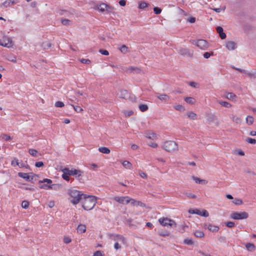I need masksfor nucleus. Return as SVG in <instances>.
<instances>
[{"mask_svg":"<svg viewBox=\"0 0 256 256\" xmlns=\"http://www.w3.org/2000/svg\"><path fill=\"white\" fill-rule=\"evenodd\" d=\"M96 203V198L92 196H84L82 200V207L86 210H91Z\"/></svg>","mask_w":256,"mask_h":256,"instance_id":"nucleus-1","label":"nucleus"},{"mask_svg":"<svg viewBox=\"0 0 256 256\" xmlns=\"http://www.w3.org/2000/svg\"><path fill=\"white\" fill-rule=\"evenodd\" d=\"M70 194L72 197L70 201L74 204H78L80 200L82 201L84 196L85 195L76 190H71Z\"/></svg>","mask_w":256,"mask_h":256,"instance_id":"nucleus-2","label":"nucleus"},{"mask_svg":"<svg viewBox=\"0 0 256 256\" xmlns=\"http://www.w3.org/2000/svg\"><path fill=\"white\" fill-rule=\"evenodd\" d=\"M162 148L167 152H172L178 150V144L174 141L169 140L164 142Z\"/></svg>","mask_w":256,"mask_h":256,"instance_id":"nucleus-3","label":"nucleus"},{"mask_svg":"<svg viewBox=\"0 0 256 256\" xmlns=\"http://www.w3.org/2000/svg\"><path fill=\"white\" fill-rule=\"evenodd\" d=\"M160 224L164 226H170L175 228L176 226V222L168 218H162L158 219Z\"/></svg>","mask_w":256,"mask_h":256,"instance_id":"nucleus-4","label":"nucleus"},{"mask_svg":"<svg viewBox=\"0 0 256 256\" xmlns=\"http://www.w3.org/2000/svg\"><path fill=\"white\" fill-rule=\"evenodd\" d=\"M248 217V214L246 212H233L230 214V218L235 220L246 219Z\"/></svg>","mask_w":256,"mask_h":256,"instance_id":"nucleus-5","label":"nucleus"},{"mask_svg":"<svg viewBox=\"0 0 256 256\" xmlns=\"http://www.w3.org/2000/svg\"><path fill=\"white\" fill-rule=\"evenodd\" d=\"M66 172L69 174L70 176H74L76 178H78L80 180V177L84 174V172L76 169L70 170L68 168H66Z\"/></svg>","mask_w":256,"mask_h":256,"instance_id":"nucleus-6","label":"nucleus"},{"mask_svg":"<svg viewBox=\"0 0 256 256\" xmlns=\"http://www.w3.org/2000/svg\"><path fill=\"white\" fill-rule=\"evenodd\" d=\"M0 45L9 48L13 46V42L10 38L4 36L0 40Z\"/></svg>","mask_w":256,"mask_h":256,"instance_id":"nucleus-7","label":"nucleus"},{"mask_svg":"<svg viewBox=\"0 0 256 256\" xmlns=\"http://www.w3.org/2000/svg\"><path fill=\"white\" fill-rule=\"evenodd\" d=\"M109 238L116 242H120L122 244H124L126 243L125 238L124 237L120 234H108Z\"/></svg>","mask_w":256,"mask_h":256,"instance_id":"nucleus-8","label":"nucleus"},{"mask_svg":"<svg viewBox=\"0 0 256 256\" xmlns=\"http://www.w3.org/2000/svg\"><path fill=\"white\" fill-rule=\"evenodd\" d=\"M98 9L102 12H106L108 13L112 12V10L110 6L104 3L98 5Z\"/></svg>","mask_w":256,"mask_h":256,"instance_id":"nucleus-9","label":"nucleus"},{"mask_svg":"<svg viewBox=\"0 0 256 256\" xmlns=\"http://www.w3.org/2000/svg\"><path fill=\"white\" fill-rule=\"evenodd\" d=\"M188 212L190 214H196L198 215L203 216L204 217H208L209 215V214L206 210H203L201 212L198 209H194V210L191 209L188 210Z\"/></svg>","mask_w":256,"mask_h":256,"instance_id":"nucleus-10","label":"nucleus"},{"mask_svg":"<svg viewBox=\"0 0 256 256\" xmlns=\"http://www.w3.org/2000/svg\"><path fill=\"white\" fill-rule=\"evenodd\" d=\"M114 199L120 204H126L129 203V196H115Z\"/></svg>","mask_w":256,"mask_h":256,"instance_id":"nucleus-11","label":"nucleus"},{"mask_svg":"<svg viewBox=\"0 0 256 256\" xmlns=\"http://www.w3.org/2000/svg\"><path fill=\"white\" fill-rule=\"evenodd\" d=\"M196 46L201 49L205 50L208 46V42L204 40H199L197 41Z\"/></svg>","mask_w":256,"mask_h":256,"instance_id":"nucleus-12","label":"nucleus"},{"mask_svg":"<svg viewBox=\"0 0 256 256\" xmlns=\"http://www.w3.org/2000/svg\"><path fill=\"white\" fill-rule=\"evenodd\" d=\"M226 46L228 50H232L236 48V44L233 41H228L226 42Z\"/></svg>","mask_w":256,"mask_h":256,"instance_id":"nucleus-13","label":"nucleus"},{"mask_svg":"<svg viewBox=\"0 0 256 256\" xmlns=\"http://www.w3.org/2000/svg\"><path fill=\"white\" fill-rule=\"evenodd\" d=\"M156 96L160 100L165 102H168L169 100V96L166 94H160V93H156Z\"/></svg>","mask_w":256,"mask_h":256,"instance_id":"nucleus-14","label":"nucleus"},{"mask_svg":"<svg viewBox=\"0 0 256 256\" xmlns=\"http://www.w3.org/2000/svg\"><path fill=\"white\" fill-rule=\"evenodd\" d=\"M118 94L120 98L124 99H126L129 96L128 92L124 90H120L119 93H118Z\"/></svg>","mask_w":256,"mask_h":256,"instance_id":"nucleus-15","label":"nucleus"},{"mask_svg":"<svg viewBox=\"0 0 256 256\" xmlns=\"http://www.w3.org/2000/svg\"><path fill=\"white\" fill-rule=\"evenodd\" d=\"M217 32L219 34L220 36L222 39H224L226 38V34L224 32L223 28L222 27L218 26L216 28Z\"/></svg>","mask_w":256,"mask_h":256,"instance_id":"nucleus-16","label":"nucleus"},{"mask_svg":"<svg viewBox=\"0 0 256 256\" xmlns=\"http://www.w3.org/2000/svg\"><path fill=\"white\" fill-rule=\"evenodd\" d=\"M18 175L19 177L23 178L26 180L28 182H32V178L30 176H28V173H24L20 172L18 174Z\"/></svg>","mask_w":256,"mask_h":256,"instance_id":"nucleus-17","label":"nucleus"},{"mask_svg":"<svg viewBox=\"0 0 256 256\" xmlns=\"http://www.w3.org/2000/svg\"><path fill=\"white\" fill-rule=\"evenodd\" d=\"M178 52L182 56H190V50L188 48H180L178 50Z\"/></svg>","mask_w":256,"mask_h":256,"instance_id":"nucleus-18","label":"nucleus"},{"mask_svg":"<svg viewBox=\"0 0 256 256\" xmlns=\"http://www.w3.org/2000/svg\"><path fill=\"white\" fill-rule=\"evenodd\" d=\"M192 179L198 184H207V181L204 180H202L200 178H198L195 176H192Z\"/></svg>","mask_w":256,"mask_h":256,"instance_id":"nucleus-19","label":"nucleus"},{"mask_svg":"<svg viewBox=\"0 0 256 256\" xmlns=\"http://www.w3.org/2000/svg\"><path fill=\"white\" fill-rule=\"evenodd\" d=\"M86 231V226L84 224H80L77 228V232L80 234L84 233Z\"/></svg>","mask_w":256,"mask_h":256,"instance_id":"nucleus-20","label":"nucleus"},{"mask_svg":"<svg viewBox=\"0 0 256 256\" xmlns=\"http://www.w3.org/2000/svg\"><path fill=\"white\" fill-rule=\"evenodd\" d=\"M184 100L186 102L189 104H195L196 100L194 98L192 97H186L184 98Z\"/></svg>","mask_w":256,"mask_h":256,"instance_id":"nucleus-21","label":"nucleus"},{"mask_svg":"<svg viewBox=\"0 0 256 256\" xmlns=\"http://www.w3.org/2000/svg\"><path fill=\"white\" fill-rule=\"evenodd\" d=\"M98 150L103 154H108L110 152V150L106 147H100L98 148Z\"/></svg>","mask_w":256,"mask_h":256,"instance_id":"nucleus-22","label":"nucleus"},{"mask_svg":"<svg viewBox=\"0 0 256 256\" xmlns=\"http://www.w3.org/2000/svg\"><path fill=\"white\" fill-rule=\"evenodd\" d=\"M48 184H43L40 185L39 186V187L40 188H43V189H44V190H48V189H54V185L52 184V186H49Z\"/></svg>","mask_w":256,"mask_h":256,"instance_id":"nucleus-23","label":"nucleus"},{"mask_svg":"<svg viewBox=\"0 0 256 256\" xmlns=\"http://www.w3.org/2000/svg\"><path fill=\"white\" fill-rule=\"evenodd\" d=\"M122 164L123 166L126 168L131 169L132 168V164L128 161L124 160L122 162Z\"/></svg>","mask_w":256,"mask_h":256,"instance_id":"nucleus-24","label":"nucleus"},{"mask_svg":"<svg viewBox=\"0 0 256 256\" xmlns=\"http://www.w3.org/2000/svg\"><path fill=\"white\" fill-rule=\"evenodd\" d=\"M66 168H64V169H63L62 170V172H63V174L62 175V178L67 180V181H68L70 180V178H69V174H68V172H66Z\"/></svg>","mask_w":256,"mask_h":256,"instance_id":"nucleus-25","label":"nucleus"},{"mask_svg":"<svg viewBox=\"0 0 256 256\" xmlns=\"http://www.w3.org/2000/svg\"><path fill=\"white\" fill-rule=\"evenodd\" d=\"M208 228L210 231L212 232H216L219 230V228L218 226L211 224H209Z\"/></svg>","mask_w":256,"mask_h":256,"instance_id":"nucleus-26","label":"nucleus"},{"mask_svg":"<svg viewBox=\"0 0 256 256\" xmlns=\"http://www.w3.org/2000/svg\"><path fill=\"white\" fill-rule=\"evenodd\" d=\"M187 116L192 120H196L197 116L196 114L192 112H188L187 113Z\"/></svg>","mask_w":256,"mask_h":256,"instance_id":"nucleus-27","label":"nucleus"},{"mask_svg":"<svg viewBox=\"0 0 256 256\" xmlns=\"http://www.w3.org/2000/svg\"><path fill=\"white\" fill-rule=\"evenodd\" d=\"M134 70H135L136 72L138 73L140 71V70L136 67L130 66L127 68L126 72H132Z\"/></svg>","mask_w":256,"mask_h":256,"instance_id":"nucleus-28","label":"nucleus"},{"mask_svg":"<svg viewBox=\"0 0 256 256\" xmlns=\"http://www.w3.org/2000/svg\"><path fill=\"white\" fill-rule=\"evenodd\" d=\"M246 249L249 251H253L255 249V246L254 244L251 243H248L246 246Z\"/></svg>","mask_w":256,"mask_h":256,"instance_id":"nucleus-29","label":"nucleus"},{"mask_svg":"<svg viewBox=\"0 0 256 256\" xmlns=\"http://www.w3.org/2000/svg\"><path fill=\"white\" fill-rule=\"evenodd\" d=\"M138 107L140 110L142 112L146 111L148 108V105L146 104H140Z\"/></svg>","mask_w":256,"mask_h":256,"instance_id":"nucleus-30","label":"nucleus"},{"mask_svg":"<svg viewBox=\"0 0 256 256\" xmlns=\"http://www.w3.org/2000/svg\"><path fill=\"white\" fill-rule=\"evenodd\" d=\"M254 118L252 116H248L246 118V123L248 124V125H252L253 122H254Z\"/></svg>","mask_w":256,"mask_h":256,"instance_id":"nucleus-31","label":"nucleus"},{"mask_svg":"<svg viewBox=\"0 0 256 256\" xmlns=\"http://www.w3.org/2000/svg\"><path fill=\"white\" fill-rule=\"evenodd\" d=\"M119 50L122 53L126 54L128 52V47L124 44L119 48Z\"/></svg>","mask_w":256,"mask_h":256,"instance_id":"nucleus-32","label":"nucleus"},{"mask_svg":"<svg viewBox=\"0 0 256 256\" xmlns=\"http://www.w3.org/2000/svg\"><path fill=\"white\" fill-rule=\"evenodd\" d=\"M235 97L236 95L232 92L228 93L226 96V98L230 100H233Z\"/></svg>","mask_w":256,"mask_h":256,"instance_id":"nucleus-33","label":"nucleus"},{"mask_svg":"<svg viewBox=\"0 0 256 256\" xmlns=\"http://www.w3.org/2000/svg\"><path fill=\"white\" fill-rule=\"evenodd\" d=\"M62 23L63 25L69 26L71 24L72 22L68 19H63L62 20Z\"/></svg>","mask_w":256,"mask_h":256,"instance_id":"nucleus-34","label":"nucleus"},{"mask_svg":"<svg viewBox=\"0 0 256 256\" xmlns=\"http://www.w3.org/2000/svg\"><path fill=\"white\" fill-rule=\"evenodd\" d=\"M194 235L198 238H202L204 236V234L200 230H196L194 232Z\"/></svg>","mask_w":256,"mask_h":256,"instance_id":"nucleus-35","label":"nucleus"},{"mask_svg":"<svg viewBox=\"0 0 256 256\" xmlns=\"http://www.w3.org/2000/svg\"><path fill=\"white\" fill-rule=\"evenodd\" d=\"M92 256H104V254L102 250H97L94 253Z\"/></svg>","mask_w":256,"mask_h":256,"instance_id":"nucleus-36","label":"nucleus"},{"mask_svg":"<svg viewBox=\"0 0 256 256\" xmlns=\"http://www.w3.org/2000/svg\"><path fill=\"white\" fill-rule=\"evenodd\" d=\"M246 141L249 144H256V140L250 138H247Z\"/></svg>","mask_w":256,"mask_h":256,"instance_id":"nucleus-37","label":"nucleus"},{"mask_svg":"<svg viewBox=\"0 0 256 256\" xmlns=\"http://www.w3.org/2000/svg\"><path fill=\"white\" fill-rule=\"evenodd\" d=\"M231 119L234 122H236L237 124L240 123L241 122V120L240 118L236 117L234 115H232L230 117Z\"/></svg>","mask_w":256,"mask_h":256,"instance_id":"nucleus-38","label":"nucleus"},{"mask_svg":"<svg viewBox=\"0 0 256 256\" xmlns=\"http://www.w3.org/2000/svg\"><path fill=\"white\" fill-rule=\"evenodd\" d=\"M29 153L30 155L33 156H36L38 153V151L34 149L30 148L28 150Z\"/></svg>","mask_w":256,"mask_h":256,"instance_id":"nucleus-39","label":"nucleus"},{"mask_svg":"<svg viewBox=\"0 0 256 256\" xmlns=\"http://www.w3.org/2000/svg\"><path fill=\"white\" fill-rule=\"evenodd\" d=\"M29 206V202L28 201L24 200L22 202V207L26 209Z\"/></svg>","mask_w":256,"mask_h":256,"instance_id":"nucleus-40","label":"nucleus"},{"mask_svg":"<svg viewBox=\"0 0 256 256\" xmlns=\"http://www.w3.org/2000/svg\"><path fill=\"white\" fill-rule=\"evenodd\" d=\"M2 6L5 8H8L11 6V0H6L4 3L2 4Z\"/></svg>","mask_w":256,"mask_h":256,"instance_id":"nucleus-41","label":"nucleus"},{"mask_svg":"<svg viewBox=\"0 0 256 256\" xmlns=\"http://www.w3.org/2000/svg\"><path fill=\"white\" fill-rule=\"evenodd\" d=\"M146 137L150 139L154 140L156 138V136L154 133L152 132L148 134Z\"/></svg>","mask_w":256,"mask_h":256,"instance_id":"nucleus-42","label":"nucleus"},{"mask_svg":"<svg viewBox=\"0 0 256 256\" xmlns=\"http://www.w3.org/2000/svg\"><path fill=\"white\" fill-rule=\"evenodd\" d=\"M7 59L9 61H10V62H16V57L15 56H8Z\"/></svg>","mask_w":256,"mask_h":256,"instance_id":"nucleus-43","label":"nucleus"},{"mask_svg":"<svg viewBox=\"0 0 256 256\" xmlns=\"http://www.w3.org/2000/svg\"><path fill=\"white\" fill-rule=\"evenodd\" d=\"M148 6L147 3L145 2H141L139 4L138 8L140 9H144Z\"/></svg>","mask_w":256,"mask_h":256,"instance_id":"nucleus-44","label":"nucleus"},{"mask_svg":"<svg viewBox=\"0 0 256 256\" xmlns=\"http://www.w3.org/2000/svg\"><path fill=\"white\" fill-rule=\"evenodd\" d=\"M219 103L222 106L226 108H230L231 106V104L230 103L226 102H220Z\"/></svg>","mask_w":256,"mask_h":256,"instance_id":"nucleus-45","label":"nucleus"},{"mask_svg":"<svg viewBox=\"0 0 256 256\" xmlns=\"http://www.w3.org/2000/svg\"><path fill=\"white\" fill-rule=\"evenodd\" d=\"M233 202L236 204V205H240L242 204V201L240 199L238 198H235L234 200L233 201Z\"/></svg>","mask_w":256,"mask_h":256,"instance_id":"nucleus-46","label":"nucleus"},{"mask_svg":"<svg viewBox=\"0 0 256 256\" xmlns=\"http://www.w3.org/2000/svg\"><path fill=\"white\" fill-rule=\"evenodd\" d=\"M64 106V104L62 102L58 101L55 103V106L58 108H62Z\"/></svg>","mask_w":256,"mask_h":256,"instance_id":"nucleus-47","label":"nucleus"},{"mask_svg":"<svg viewBox=\"0 0 256 256\" xmlns=\"http://www.w3.org/2000/svg\"><path fill=\"white\" fill-rule=\"evenodd\" d=\"M174 108L176 110L180 112L184 111V107L182 106L180 104L175 106Z\"/></svg>","mask_w":256,"mask_h":256,"instance_id":"nucleus-48","label":"nucleus"},{"mask_svg":"<svg viewBox=\"0 0 256 256\" xmlns=\"http://www.w3.org/2000/svg\"><path fill=\"white\" fill-rule=\"evenodd\" d=\"M39 182L40 183H44V182H46L47 184H52V180L50 179H48V178H44L43 180H40L39 181Z\"/></svg>","mask_w":256,"mask_h":256,"instance_id":"nucleus-49","label":"nucleus"},{"mask_svg":"<svg viewBox=\"0 0 256 256\" xmlns=\"http://www.w3.org/2000/svg\"><path fill=\"white\" fill-rule=\"evenodd\" d=\"M72 106L74 108V110L78 112H82V111H83V110L82 108L80 106H74L73 105H72Z\"/></svg>","mask_w":256,"mask_h":256,"instance_id":"nucleus-50","label":"nucleus"},{"mask_svg":"<svg viewBox=\"0 0 256 256\" xmlns=\"http://www.w3.org/2000/svg\"><path fill=\"white\" fill-rule=\"evenodd\" d=\"M154 12L156 14H158L161 13L162 10L158 7H154Z\"/></svg>","mask_w":256,"mask_h":256,"instance_id":"nucleus-51","label":"nucleus"},{"mask_svg":"<svg viewBox=\"0 0 256 256\" xmlns=\"http://www.w3.org/2000/svg\"><path fill=\"white\" fill-rule=\"evenodd\" d=\"M71 241V238L69 236H64V242L66 244L70 243Z\"/></svg>","mask_w":256,"mask_h":256,"instance_id":"nucleus-52","label":"nucleus"},{"mask_svg":"<svg viewBox=\"0 0 256 256\" xmlns=\"http://www.w3.org/2000/svg\"><path fill=\"white\" fill-rule=\"evenodd\" d=\"M226 225L228 228H232L235 226V224L232 222H228L226 224Z\"/></svg>","mask_w":256,"mask_h":256,"instance_id":"nucleus-53","label":"nucleus"},{"mask_svg":"<svg viewBox=\"0 0 256 256\" xmlns=\"http://www.w3.org/2000/svg\"><path fill=\"white\" fill-rule=\"evenodd\" d=\"M99 52L101 54L105 55V56H108L109 54L107 50H106L100 49V50H99Z\"/></svg>","mask_w":256,"mask_h":256,"instance_id":"nucleus-54","label":"nucleus"},{"mask_svg":"<svg viewBox=\"0 0 256 256\" xmlns=\"http://www.w3.org/2000/svg\"><path fill=\"white\" fill-rule=\"evenodd\" d=\"M80 62L82 64H90V60L89 59H84L82 58L80 60Z\"/></svg>","mask_w":256,"mask_h":256,"instance_id":"nucleus-55","label":"nucleus"},{"mask_svg":"<svg viewBox=\"0 0 256 256\" xmlns=\"http://www.w3.org/2000/svg\"><path fill=\"white\" fill-rule=\"evenodd\" d=\"M158 234L160 236H169L170 234L168 232H160Z\"/></svg>","mask_w":256,"mask_h":256,"instance_id":"nucleus-56","label":"nucleus"},{"mask_svg":"<svg viewBox=\"0 0 256 256\" xmlns=\"http://www.w3.org/2000/svg\"><path fill=\"white\" fill-rule=\"evenodd\" d=\"M184 243L188 245H191L193 244V242L190 239H185L184 240Z\"/></svg>","mask_w":256,"mask_h":256,"instance_id":"nucleus-57","label":"nucleus"},{"mask_svg":"<svg viewBox=\"0 0 256 256\" xmlns=\"http://www.w3.org/2000/svg\"><path fill=\"white\" fill-rule=\"evenodd\" d=\"M245 74H246L250 77H251V78H256L254 72H248L246 71V73H245Z\"/></svg>","mask_w":256,"mask_h":256,"instance_id":"nucleus-58","label":"nucleus"},{"mask_svg":"<svg viewBox=\"0 0 256 256\" xmlns=\"http://www.w3.org/2000/svg\"><path fill=\"white\" fill-rule=\"evenodd\" d=\"M19 163L20 162H18V160H14L12 161V164L14 166H19Z\"/></svg>","mask_w":256,"mask_h":256,"instance_id":"nucleus-59","label":"nucleus"},{"mask_svg":"<svg viewBox=\"0 0 256 256\" xmlns=\"http://www.w3.org/2000/svg\"><path fill=\"white\" fill-rule=\"evenodd\" d=\"M139 174L143 178H147L146 174V173L142 172V171H140L139 172Z\"/></svg>","mask_w":256,"mask_h":256,"instance_id":"nucleus-60","label":"nucleus"},{"mask_svg":"<svg viewBox=\"0 0 256 256\" xmlns=\"http://www.w3.org/2000/svg\"><path fill=\"white\" fill-rule=\"evenodd\" d=\"M44 166V163L42 162H36L35 166L37 168H40Z\"/></svg>","mask_w":256,"mask_h":256,"instance_id":"nucleus-61","label":"nucleus"},{"mask_svg":"<svg viewBox=\"0 0 256 256\" xmlns=\"http://www.w3.org/2000/svg\"><path fill=\"white\" fill-rule=\"evenodd\" d=\"M2 138L4 139L5 140H11V137L8 135L4 134L2 136Z\"/></svg>","mask_w":256,"mask_h":256,"instance_id":"nucleus-62","label":"nucleus"},{"mask_svg":"<svg viewBox=\"0 0 256 256\" xmlns=\"http://www.w3.org/2000/svg\"><path fill=\"white\" fill-rule=\"evenodd\" d=\"M42 46L44 48H50L51 46V44L50 43H44L42 44Z\"/></svg>","mask_w":256,"mask_h":256,"instance_id":"nucleus-63","label":"nucleus"},{"mask_svg":"<svg viewBox=\"0 0 256 256\" xmlns=\"http://www.w3.org/2000/svg\"><path fill=\"white\" fill-rule=\"evenodd\" d=\"M129 202H130V204L134 206H136V200L133 198H131L129 197Z\"/></svg>","mask_w":256,"mask_h":256,"instance_id":"nucleus-64","label":"nucleus"}]
</instances>
